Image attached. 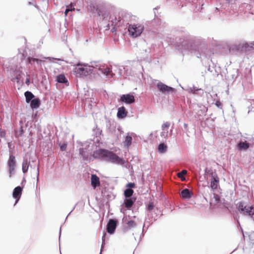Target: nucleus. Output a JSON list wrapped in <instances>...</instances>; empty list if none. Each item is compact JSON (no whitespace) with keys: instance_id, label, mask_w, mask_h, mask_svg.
Returning a JSON list of instances; mask_svg holds the SVG:
<instances>
[{"instance_id":"nucleus-1","label":"nucleus","mask_w":254,"mask_h":254,"mask_svg":"<svg viewBox=\"0 0 254 254\" xmlns=\"http://www.w3.org/2000/svg\"><path fill=\"white\" fill-rule=\"evenodd\" d=\"M76 74L79 76H86L93 72H97L98 74H102L109 77H113L115 74L110 67L101 65L97 62H91L90 65L78 64L74 69Z\"/></svg>"},{"instance_id":"nucleus-2","label":"nucleus","mask_w":254,"mask_h":254,"mask_svg":"<svg viewBox=\"0 0 254 254\" xmlns=\"http://www.w3.org/2000/svg\"><path fill=\"white\" fill-rule=\"evenodd\" d=\"M202 43L204 46V51H201L200 56L202 55L205 58H209L210 54H208L209 50L206 47V41L204 39H201L198 38H195L191 36L188 33L184 32L179 35L178 37L176 38V47L179 50H182L183 49L191 51L192 50V43Z\"/></svg>"},{"instance_id":"nucleus-3","label":"nucleus","mask_w":254,"mask_h":254,"mask_svg":"<svg viewBox=\"0 0 254 254\" xmlns=\"http://www.w3.org/2000/svg\"><path fill=\"white\" fill-rule=\"evenodd\" d=\"M93 156L95 158H100L103 160L118 165H122L125 161L115 153L105 149H99L93 152Z\"/></svg>"},{"instance_id":"nucleus-4","label":"nucleus","mask_w":254,"mask_h":254,"mask_svg":"<svg viewBox=\"0 0 254 254\" xmlns=\"http://www.w3.org/2000/svg\"><path fill=\"white\" fill-rule=\"evenodd\" d=\"M238 209L244 215L249 216L254 221V205H250L246 203L241 201L238 203Z\"/></svg>"},{"instance_id":"nucleus-5","label":"nucleus","mask_w":254,"mask_h":254,"mask_svg":"<svg viewBox=\"0 0 254 254\" xmlns=\"http://www.w3.org/2000/svg\"><path fill=\"white\" fill-rule=\"evenodd\" d=\"M144 30L143 25L139 23L129 24L128 31L131 37L136 38L140 36Z\"/></svg>"},{"instance_id":"nucleus-6","label":"nucleus","mask_w":254,"mask_h":254,"mask_svg":"<svg viewBox=\"0 0 254 254\" xmlns=\"http://www.w3.org/2000/svg\"><path fill=\"white\" fill-rule=\"evenodd\" d=\"M156 81H158L156 84L157 89L162 94L166 95L176 92V90L174 88L169 86L161 81L153 79L152 83L155 84Z\"/></svg>"},{"instance_id":"nucleus-7","label":"nucleus","mask_w":254,"mask_h":254,"mask_svg":"<svg viewBox=\"0 0 254 254\" xmlns=\"http://www.w3.org/2000/svg\"><path fill=\"white\" fill-rule=\"evenodd\" d=\"M241 5L240 6V11H243L245 13L254 14L253 11H251L252 7L254 6V0H240Z\"/></svg>"},{"instance_id":"nucleus-8","label":"nucleus","mask_w":254,"mask_h":254,"mask_svg":"<svg viewBox=\"0 0 254 254\" xmlns=\"http://www.w3.org/2000/svg\"><path fill=\"white\" fill-rule=\"evenodd\" d=\"M154 207V206L152 202H150L148 204L147 206V217H146L143 228L145 227V224L148 223V225L147 226V227H148L150 223H152L153 221L156 220L155 217L152 216V210L153 209Z\"/></svg>"},{"instance_id":"nucleus-9","label":"nucleus","mask_w":254,"mask_h":254,"mask_svg":"<svg viewBox=\"0 0 254 254\" xmlns=\"http://www.w3.org/2000/svg\"><path fill=\"white\" fill-rule=\"evenodd\" d=\"M90 143L86 145L85 148H81L79 149V154L84 160H87L89 155L92 153V149L90 148Z\"/></svg>"},{"instance_id":"nucleus-10","label":"nucleus","mask_w":254,"mask_h":254,"mask_svg":"<svg viewBox=\"0 0 254 254\" xmlns=\"http://www.w3.org/2000/svg\"><path fill=\"white\" fill-rule=\"evenodd\" d=\"M8 166L9 167V177H11L14 174L15 169L16 167V162L15 157L10 155L8 160Z\"/></svg>"},{"instance_id":"nucleus-11","label":"nucleus","mask_w":254,"mask_h":254,"mask_svg":"<svg viewBox=\"0 0 254 254\" xmlns=\"http://www.w3.org/2000/svg\"><path fill=\"white\" fill-rule=\"evenodd\" d=\"M120 101L127 104H131L135 102V99L133 95L127 94L121 96Z\"/></svg>"},{"instance_id":"nucleus-12","label":"nucleus","mask_w":254,"mask_h":254,"mask_svg":"<svg viewBox=\"0 0 254 254\" xmlns=\"http://www.w3.org/2000/svg\"><path fill=\"white\" fill-rule=\"evenodd\" d=\"M117 225V221L115 219H110L107 225V231L108 233L112 234L114 233Z\"/></svg>"},{"instance_id":"nucleus-13","label":"nucleus","mask_w":254,"mask_h":254,"mask_svg":"<svg viewBox=\"0 0 254 254\" xmlns=\"http://www.w3.org/2000/svg\"><path fill=\"white\" fill-rule=\"evenodd\" d=\"M214 175L211 176L210 179V187L213 190L217 189L219 184V179L217 174H214Z\"/></svg>"},{"instance_id":"nucleus-14","label":"nucleus","mask_w":254,"mask_h":254,"mask_svg":"<svg viewBox=\"0 0 254 254\" xmlns=\"http://www.w3.org/2000/svg\"><path fill=\"white\" fill-rule=\"evenodd\" d=\"M22 189L20 186H18L14 189L12 195L13 197L16 199L15 204L17 203L19 200L22 194Z\"/></svg>"},{"instance_id":"nucleus-15","label":"nucleus","mask_w":254,"mask_h":254,"mask_svg":"<svg viewBox=\"0 0 254 254\" xmlns=\"http://www.w3.org/2000/svg\"><path fill=\"white\" fill-rule=\"evenodd\" d=\"M91 185L94 189L100 186V181L98 177L96 175H92L91 177Z\"/></svg>"},{"instance_id":"nucleus-16","label":"nucleus","mask_w":254,"mask_h":254,"mask_svg":"<svg viewBox=\"0 0 254 254\" xmlns=\"http://www.w3.org/2000/svg\"><path fill=\"white\" fill-rule=\"evenodd\" d=\"M127 115V112L124 107H121L118 108L117 117L119 119H123Z\"/></svg>"},{"instance_id":"nucleus-17","label":"nucleus","mask_w":254,"mask_h":254,"mask_svg":"<svg viewBox=\"0 0 254 254\" xmlns=\"http://www.w3.org/2000/svg\"><path fill=\"white\" fill-rule=\"evenodd\" d=\"M120 15L118 16L111 17L110 19H111V22L112 23V25L117 27L120 26Z\"/></svg>"},{"instance_id":"nucleus-18","label":"nucleus","mask_w":254,"mask_h":254,"mask_svg":"<svg viewBox=\"0 0 254 254\" xmlns=\"http://www.w3.org/2000/svg\"><path fill=\"white\" fill-rule=\"evenodd\" d=\"M192 193L188 189H185L181 191V196L183 198L189 199L191 197Z\"/></svg>"},{"instance_id":"nucleus-19","label":"nucleus","mask_w":254,"mask_h":254,"mask_svg":"<svg viewBox=\"0 0 254 254\" xmlns=\"http://www.w3.org/2000/svg\"><path fill=\"white\" fill-rule=\"evenodd\" d=\"M129 15L127 14H122L120 18L121 26L128 24Z\"/></svg>"},{"instance_id":"nucleus-20","label":"nucleus","mask_w":254,"mask_h":254,"mask_svg":"<svg viewBox=\"0 0 254 254\" xmlns=\"http://www.w3.org/2000/svg\"><path fill=\"white\" fill-rule=\"evenodd\" d=\"M40 100L38 98H34L31 100L30 103V106L32 109H37L39 107L40 105Z\"/></svg>"},{"instance_id":"nucleus-21","label":"nucleus","mask_w":254,"mask_h":254,"mask_svg":"<svg viewBox=\"0 0 254 254\" xmlns=\"http://www.w3.org/2000/svg\"><path fill=\"white\" fill-rule=\"evenodd\" d=\"M30 162L27 158H24L22 162V172L24 174H25L28 170Z\"/></svg>"},{"instance_id":"nucleus-22","label":"nucleus","mask_w":254,"mask_h":254,"mask_svg":"<svg viewBox=\"0 0 254 254\" xmlns=\"http://www.w3.org/2000/svg\"><path fill=\"white\" fill-rule=\"evenodd\" d=\"M27 61L29 64L34 66L36 64H41L42 62L41 60L32 57H28L27 59Z\"/></svg>"},{"instance_id":"nucleus-23","label":"nucleus","mask_w":254,"mask_h":254,"mask_svg":"<svg viewBox=\"0 0 254 254\" xmlns=\"http://www.w3.org/2000/svg\"><path fill=\"white\" fill-rule=\"evenodd\" d=\"M238 147L240 150H246L249 148L250 144L246 141H241L239 143Z\"/></svg>"},{"instance_id":"nucleus-24","label":"nucleus","mask_w":254,"mask_h":254,"mask_svg":"<svg viewBox=\"0 0 254 254\" xmlns=\"http://www.w3.org/2000/svg\"><path fill=\"white\" fill-rule=\"evenodd\" d=\"M134 202L132 198H126L124 200L125 206L127 208L129 209L132 206Z\"/></svg>"},{"instance_id":"nucleus-25","label":"nucleus","mask_w":254,"mask_h":254,"mask_svg":"<svg viewBox=\"0 0 254 254\" xmlns=\"http://www.w3.org/2000/svg\"><path fill=\"white\" fill-rule=\"evenodd\" d=\"M24 95L26 98V102L28 103L31 101L34 97V95L30 91L25 92Z\"/></svg>"},{"instance_id":"nucleus-26","label":"nucleus","mask_w":254,"mask_h":254,"mask_svg":"<svg viewBox=\"0 0 254 254\" xmlns=\"http://www.w3.org/2000/svg\"><path fill=\"white\" fill-rule=\"evenodd\" d=\"M190 92L194 94L201 95L203 93L202 89H201V88H198L194 86L190 88Z\"/></svg>"},{"instance_id":"nucleus-27","label":"nucleus","mask_w":254,"mask_h":254,"mask_svg":"<svg viewBox=\"0 0 254 254\" xmlns=\"http://www.w3.org/2000/svg\"><path fill=\"white\" fill-rule=\"evenodd\" d=\"M57 81L59 83H65L68 82L64 74H60L58 75L57 77Z\"/></svg>"},{"instance_id":"nucleus-28","label":"nucleus","mask_w":254,"mask_h":254,"mask_svg":"<svg viewBox=\"0 0 254 254\" xmlns=\"http://www.w3.org/2000/svg\"><path fill=\"white\" fill-rule=\"evenodd\" d=\"M167 147L163 143H160L158 147V151L161 153H164L167 150Z\"/></svg>"},{"instance_id":"nucleus-29","label":"nucleus","mask_w":254,"mask_h":254,"mask_svg":"<svg viewBox=\"0 0 254 254\" xmlns=\"http://www.w3.org/2000/svg\"><path fill=\"white\" fill-rule=\"evenodd\" d=\"M133 190L131 189H127L124 191V195L126 198L130 197L133 194Z\"/></svg>"},{"instance_id":"nucleus-30","label":"nucleus","mask_w":254,"mask_h":254,"mask_svg":"<svg viewBox=\"0 0 254 254\" xmlns=\"http://www.w3.org/2000/svg\"><path fill=\"white\" fill-rule=\"evenodd\" d=\"M187 173L186 170H183L182 171L178 173V177L180 178L182 181H185L186 180L185 175Z\"/></svg>"},{"instance_id":"nucleus-31","label":"nucleus","mask_w":254,"mask_h":254,"mask_svg":"<svg viewBox=\"0 0 254 254\" xmlns=\"http://www.w3.org/2000/svg\"><path fill=\"white\" fill-rule=\"evenodd\" d=\"M24 132L23 127L21 126L18 130H15V136L18 138L23 134Z\"/></svg>"},{"instance_id":"nucleus-32","label":"nucleus","mask_w":254,"mask_h":254,"mask_svg":"<svg viewBox=\"0 0 254 254\" xmlns=\"http://www.w3.org/2000/svg\"><path fill=\"white\" fill-rule=\"evenodd\" d=\"M132 141V137L129 135H127L126 137L125 140V144L128 147L130 145Z\"/></svg>"},{"instance_id":"nucleus-33","label":"nucleus","mask_w":254,"mask_h":254,"mask_svg":"<svg viewBox=\"0 0 254 254\" xmlns=\"http://www.w3.org/2000/svg\"><path fill=\"white\" fill-rule=\"evenodd\" d=\"M126 223L129 229L134 228L136 225L134 221L131 220H127Z\"/></svg>"},{"instance_id":"nucleus-34","label":"nucleus","mask_w":254,"mask_h":254,"mask_svg":"<svg viewBox=\"0 0 254 254\" xmlns=\"http://www.w3.org/2000/svg\"><path fill=\"white\" fill-rule=\"evenodd\" d=\"M168 131L167 130H162L160 135L164 139H166L168 137Z\"/></svg>"},{"instance_id":"nucleus-35","label":"nucleus","mask_w":254,"mask_h":254,"mask_svg":"<svg viewBox=\"0 0 254 254\" xmlns=\"http://www.w3.org/2000/svg\"><path fill=\"white\" fill-rule=\"evenodd\" d=\"M244 47L248 48L249 50L254 49V42L250 43H246L244 45Z\"/></svg>"},{"instance_id":"nucleus-36","label":"nucleus","mask_w":254,"mask_h":254,"mask_svg":"<svg viewBox=\"0 0 254 254\" xmlns=\"http://www.w3.org/2000/svg\"><path fill=\"white\" fill-rule=\"evenodd\" d=\"M22 74V71H17L15 73V78L17 79V82L21 79V74Z\"/></svg>"},{"instance_id":"nucleus-37","label":"nucleus","mask_w":254,"mask_h":254,"mask_svg":"<svg viewBox=\"0 0 254 254\" xmlns=\"http://www.w3.org/2000/svg\"><path fill=\"white\" fill-rule=\"evenodd\" d=\"M205 173L209 174L211 176V177L214 176V174H217L215 172H214L211 169H208L207 168L205 169Z\"/></svg>"},{"instance_id":"nucleus-38","label":"nucleus","mask_w":254,"mask_h":254,"mask_svg":"<svg viewBox=\"0 0 254 254\" xmlns=\"http://www.w3.org/2000/svg\"><path fill=\"white\" fill-rule=\"evenodd\" d=\"M170 125V124L169 122H166L164 123L161 127L162 130H165V128H168Z\"/></svg>"},{"instance_id":"nucleus-39","label":"nucleus","mask_w":254,"mask_h":254,"mask_svg":"<svg viewBox=\"0 0 254 254\" xmlns=\"http://www.w3.org/2000/svg\"><path fill=\"white\" fill-rule=\"evenodd\" d=\"M135 184L133 183H129L127 184L126 187L128 188V189H131L134 188L135 187Z\"/></svg>"},{"instance_id":"nucleus-40","label":"nucleus","mask_w":254,"mask_h":254,"mask_svg":"<svg viewBox=\"0 0 254 254\" xmlns=\"http://www.w3.org/2000/svg\"><path fill=\"white\" fill-rule=\"evenodd\" d=\"M6 131L2 129H0V136L1 137L4 138L5 137Z\"/></svg>"},{"instance_id":"nucleus-41","label":"nucleus","mask_w":254,"mask_h":254,"mask_svg":"<svg viewBox=\"0 0 254 254\" xmlns=\"http://www.w3.org/2000/svg\"><path fill=\"white\" fill-rule=\"evenodd\" d=\"M105 235H106V234L105 233H104V235L102 237V246H101V252H100V254H101V252H102V249L103 248V245L105 244Z\"/></svg>"},{"instance_id":"nucleus-42","label":"nucleus","mask_w":254,"mask_h":254,"mask_svg":"<svg viewBox=\"0 0 254 254\" xmlns=\"http://www.w3.org/2000/svg\"><path fill=\"white\" fill-rule=\"evenodd\" d=\"M72 8H71V6L70 7H69V6H67L65 11V15L67 14V13L69 11H72Z\"/></svg>"},{"instance_id":"nucleus-43","label":"nucleus","mask_w":254,"mask_h":254,"mask_svg":"<svg viewBox=\"0 0 254 254\" xmlns=\"http://www.w3.org/2000/svg\"><path fill=\"white\" fill-rule=\"evenodd\" d=\"M66 148V144H63L61 146V149L62 151L65 150Z\"/></svg>"},{"instance_id":"nucleus-44","label":"nucleus","mask_w":254,"mask_h":254,"mask_svg":"<svg viewBox=\"0 0 254 254\" xmlns=\"http://www.w3.org/2000/svg\"><path fill=\"white\" fill-rule=\"evenodd\" d=\"M216 106L218 108H221L222 107V104L219 101H217L215 103Z\"/></svg>"},{"instance_id":"nucleus-45","label":"nucleus","mask_w":254,"mask_h":254,"mask_svg":"<svg viewBox=\"0 0 254 254\" xmlns=\"http://www.w3.org/2000/svg\"><path fill=\"white\" fill-rule=\"evenodd\" d=\"M39 167L37 168V181L38 182L39 181Z\"/></svg>"},{"instance_id":"nucleus-46","label":"nucleus","mask_w":254,"mask_h":254,"mask_svg":"<svg viewBox=\"0 0 254 254\" xmlns=\"http://www.w3.org/2000/svg\"><path fill=\"white\" fill-rule=\"evenodd\" d=\"M227 3H232L234 0H225Z\"/></svg>"},{"instance_id":"nucleus-47","label":"nucleus","mask_w":254,"mask_h":254,"mask_svg":"<svg viewBox=\"0 0 254 254\" xmlns=\"http://www.w3.org/2000/svg\"><path fill=\"white\" fill-rule=\"evenodd\" d=\"M184 127L185 128L187 129L188 127V125L187 124L185 123L184 124Z\"/></svg>"},{"instance_id":"nucleus-48","label":"nucleus","mask_w":254,"mask_h":254,"mask_svg":"<svg viewBox=\"0 0 254 254\" xmlns=\"http://www.w3.org/2000/svg\"><path fill=\"white\" fill-rule=\"evenodd\" d=\"M26 82V83L27 85H28V84H29V79H26V82Z\"/></svg>"},{"instance_id":"nucleus-49","label":"nucleus","mask_w":254,"mask_h":254,"mask_svg":"<svg viewBox=\"0 0 254 254\" xmlns=\"http://www.w3.org/2000/svg\"><path fill=\"white\" fill-rule=\"evenodd\" d=\"M145 53H149V51H147V50H145ZM147 56H148V54H146V57H147Z\"/></svg>"},{"instance_id":"nucleus-50","label":"nucleus","mask_w":254,"mask_h":254,"mask_svg":"<svg viewBox=\"0 0 254 254\" xmlns=\"http://www.w3.org/2000/svg\"><path fill=\"white\" fill-rule=\"evenodd\" d=\"M61 227L60 228V237H59V241H60V238H61Z\"/></svg>"},{"instance_id":"nucleus-51","label":"nucleus","mask_w":254,"mask_h":254,"mask_svg":"<svg viewBox=\"0 0 254 254\" xmlns=\"http://www.w3.org/2000/svg\"><path fill=\"white\" fill-rule=\"evenodd\" d=\"M119 75H120V76H121L122 74H121V71H120L121 70V69H119Z\"/></svg>"},{"instance_id":"nucleus-52","label":"nucleus","mask_w":254,"mask_h":254,"mask_svg":"<svg viewBox=\"0 0 254 254\" xmlns=\"http://www.w3.org/2000/svg\"><path fill=\"white\" fill-rule=\"evenodd\" d=\"M252 141L254 142V135L252 137Z\"/></svg>"},{"instance_id":"nucleus-53","label":"nucleus","mask_w":254,"mask_h":254,"mask_svg":"<svg viewBox=\"0 0 254 254\" xmlns=\"http://www.w3.org/2000/svg\"><path fill=\"white\" fill-rule=\"evenodd\" d=\"M72 210H72L71 211H70L69 213L68 214V215H67V216H68V215H69L71 213V212L72 211ZM68 217V216H67L66 217Z\"/></svg>"}]
</instances>
